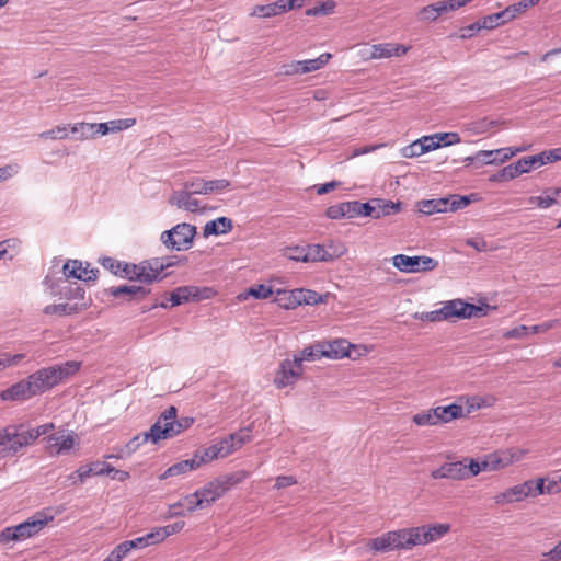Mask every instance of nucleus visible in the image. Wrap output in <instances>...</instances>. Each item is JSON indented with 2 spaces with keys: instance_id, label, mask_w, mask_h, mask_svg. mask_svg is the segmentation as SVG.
I'll list each match as a JSON object with an SVG mask.
<instances>
[{
  "instance_id": "1",
  "label": "nucleus",
  "mask_w": 561,
  "mask_h": 561,
  "mask_svg": "<svg viewBox=\"0 0 561 561\" xmlns=\"http://www.w3.org/2000/svg\"><path fill=\"white\" fill-rule=\"evenodd\" d=\"M53 520L54 515L50 510L38 511L23 523L3 528L0 531V543L21 542L33 538Z\"/></svg>"
},
{
  "instance_id": "2",
  "label": "nucleus",
  "mask_w": 561,
  "mask_h": 561,
  "mask_svg": "<svg viewBox=\"0 0 561 561\" xmlns=\"http://www.w3.org/2000/svg\"><path fill=\"white\" fill-rule=\"evenodd\" d=\"M417 527L401 528L382 534L370 540L369 547L375 551L411 550L419 545Z\"/></svg>"
},
{
  "instance_id": "3",
  "label": "nucleus",
  "mask_w": 561,
  "mask_h": 561,
  "mask_svg": "<svg viewBox=\"0 0 561 561\" xmlns=\"http://www.w3.org/2000/svg\"><path fill=\"white\" fill-rule=\"evenodd\" d=\"M176 415L178 411L174 407H169L160 414L156 423L151 425L150 435L153 438V444L162 439H170L192 425L193 419L176 420Z\"/></svg>"
},
{
  "instance_id": "4",
  "label": "nucleus",
  "mask_w": 561,
  "mask_h": 561,
  "mask_svg": "<svg viewBox=\"0 0 561 561\" xmlns=\"http://www.w3.org/2000/svg\"><path fill=\"white\" fill-rule=\"evenodd\" d=\"M80 364L77 362H67L61 365L46 367L30 375L33 387L37 394L44 393L58 385L64 378L79 370Z\"/></svg>"
},
{
  "instance_id": "5",
  "label": "nucleus",
  "mask_w": 561,
  "mask_h": 561,
  "mask_svg": "<svg viewBox=\"0 0 561 561\" xmlns=\"http://www.w3.org/2000/svg\"><path fill=\"white\" fill-rule=\"evenodd\" d=\"M247 478L248 473L245 471H239L216 478L195 491V496L199 497V502H197V504H203L204 507L209 506L230 490L231 486L243 482Z\"/></svg>"
},
{
  "instance_id": "6",
  "label": "nucleus",
  "mask_w": 561,
  "mask_h": 561,
  "mask_svg": "<svg viewBox=\"0 0 561 561\" xmlns=\"http://www.w3.org/2000/svg\"><path fill=\"white\" fill-rule=\"evenodd\" d=\"M195 236L196 227L182 222L163 231L160 236V241L171 251H186L192 247Z\"/></svg>"
},
{
  "instance_id": "7",
  "label": "nucleus",
  "mask_w": 561,
  "mask_h": 561,
  "mask_svg": "<svg viewBox=\"0 0 561 561\" xmlns=\"http://www.w3.org/2000/svg\"><path fill=\"white\" fill-rule=\"evenodd\" d=\"M445 321L453 319L481 318L488 314L489 306H477L463 301L462 299H451L445 301L442 306Z\"/></svg>"
},
{
  "instance_id": "8",
  "label": "nucleus",
  "mask_w": 561,
  "mask_h": 561,
  "mask_svg": "<svg viewBox=\"0 0 561 561\" xmlns=\"http://www.w3.org/2000/svg\"><path fill=\"white\" fill-rule=\"evenodd\" d=\"M54 423H45L35 428H25L24 424H10L15 456L31 446L39 436L54 430Z\"/></svg>"
},
{
  "instance_id": "9",
  "label": "nucleus",
  "mask_w": 561,
  "mask_h": 561,
  "mask_svg": "<svg viewBox=\"0 0 561 561\" xmlns=\"http://www.w3.org/2000/svg\"><path fill=\"white\" fill-rule=\"evenodd\" d=\"M470 203L468 196L450 195L437 199H424L419 202V211L424 215H432L436 213L456 211L465 208Z\"/></svg>"
},
{
  "instance_id": "10",
  "label": "nucleus",
  "mask_w": 561,
  "mask_h": 561,
  "mask_svg": "<svg viewBox=\"0 0 561 561\" xmlns=\"http://www.w3.org/2000/svg\"><path fill=\"white\" fill-rule=\"evenodd\" d=\"M392 264L402 273L430 272L438 266V262L430 256H408L405 254L394 255Z\"/></svg>"
},
{
  "instance_id": "11",
  "label": "nucleus",
  "mask_w": 561,
  "mask_h": 561,
  "mask_svg": "<svg viewBox=\"0 0 561 561\" xmlns=\"http://www.w3.org/2000/svg\"><path fill=\"white\" fill-rule=\"evenodd\" d=\"M304 374V367L295 357L285 358L275 371L273 383L277 389L295 385Z\"/></svg>"
},
{
  "instance_id": "12",
  "label": "nucleus",
  "mask_w": 561,
  "mask_h": 561,
  "mask_svg": "<svg viewBox=\"0 0 561 561\" xmlns=\"http://www.w3.org/2000/svg\"><path fill=\"white\" fill-rule=\"evenodd\" d=\"M214 295L215 290L210 287L180 286L171 293L170 302L172 307H175L188 301L210 299Z\"/></svg>"
},
{
  "instance_id": "13",
  "label": "nucleus",
  "mask_w": 561,
  "mask_h": 561,
  "mask_svg": "<svg viewBox=\"0 0 561 561\" xmlns=\"http://www.w3.org/2000/svg\"><path fill=\"white\" fill-rule=\"evenodd\" d=\"M528 149L527 146L506 147L493 150H480L477 152L478 167L482 165H500L508 161L516 154Z\"/></svg>"
},
{
  "instance_id": "14",
  "label": "nucleus",
  "mask_w": 561,
  "mask_h": 561,
  "mask_svg": "<svg viewBox=\"0 0 561 561\" xmlns=\"http://www.w3.org/2000/svg\"><path fill=\"white\" fill-rule=\"evenodd\" d=\"M196 192H191L187 187V181L183 183V188L173 191L169 196V204L179 209L190 213H202L205 207L202 206L201 201L195 198Z\"/></svg>"
},
{
  "instance_id": "15",
  "label": "nucleus",
  "mask_w": 561,
  "mask_h": 561,
  "mask_svg": "<svg viewBox=\"0 0 561 561\" xmlns=\"http://www.w3.org/2000/svg\"><path fill=\"white\" fill-rule=\"evenodd\" d=\"M472 0H443L437 1L435 3L428 4L424 8H422L417 16L421 21L425 22H433L436 21L440 15L449 12L455 11L468 3H470Z\"/></svg>"
},
{
  "instance_id": "16",
  "label": "nucleus",
  "mask_w": 561,
  "mask_h": 561,
  "mask_svg": "<svg viewBox=\"0 0 561 561\" xmlns=\"http://www.w3.org/2000/svg\"><path fill=\"white\" fill-rule=\"evenodd\" d=\"M50 455H68L79 446L78 435L73 431L51 434L47 437Z\"/></svg>"
},
{
  "instance_id": "17",
  "label": "nucleus",
  "mask_w": 561,
  "mask_h": 561,
  "mask_svg": "<svg viewBox=\"0 0 561 561\" xmlns=\"http://www.w3.org/2000/svg\"><path fill=\"white\" fill-rule=\"evenodd\" d=\"M229 186L230 182L226 179L205 180L203 178H193L187 180V187L191 192H196L202 195L221 193Z\"/></svg>"
},
{
  "instance_id": "18",
  "label": "nucleus",
  "mask_w": 561,
  "mask_h": 561,
  "mask_svg": "<svg viewBox=\"0 0 561 561\" xmlns=\"http://www.w3.org/2000/svg\"><path fill=\"white\" fill-rule=\"evenodd\" d=\"M62 273L66 278L92 282L96 279L99 270L89 268V264L83 266L79 260H68L62 266Z\"/></svg>"
},
{
  "instance_id": "19",
  "label": "nucleus",
  "mask_w": 561,
  "mask_h": 561,
  "mask_svg": "<svg viewBox=\"0 0 561 561\" xmlns=\"http://www.w3.org/2000/svg\"><path fill=\"white\" fill-rule=\"evenodd\" d=\"M431 477L435 480L448 479V480H466L467 471L465 470V461H450L445 462L438 468L431 471Z\"/></svg>"
},
{
  "instance_id": "20",
  "label": "nucleus",
  "mask_w": 561,
  "mask_h": 561,
  "mask_svg": "<svg viewBox=\"0 0 561 561\" xmlns=\"http://www.w3.org/2000/svg\"><path fill=\"white\" fill-rule=\"evenodd\" d=\"M34 396H37V392L33 387V382L30 376L1 392V399L5 401H21L30 399Z\"/></svg>"
},
{
  "instance_id": "21",
  "label": "nucleus",
  "mask_w": 561,
  "mask_h": 561,
  "mask_svg": "<svg viewBox=\"0 0 561 561\" xmlns=\"http://www.w3.org/2000/svg\"><path fill=\"white\" fill-rule=\"evenodd\" d=\"M51 295L59 296L60 298L71 300H83L84 289L77 284L69 283V278H59L56 284L50 286Z\"/></svg>"
},
{
  "instance_id": "22",
  "label": "nucleus",
  "mask_w": 561,
  "mask_h": 561,
  "mask_svg": "<svg viewBox=\"0 0 561 561\" xmlns=\"http://www.w3.org/2000/svg\"><path fill=\"white\" fill-rule=\"evenodd\" d=\"M527 497H529V488L527 481H525L497 493L494 495L493 500L497 505H506L514 502H522Z\"/></svg>"
},
{
  "instance_id": "23",
  "label": "nucleus",
  "mask_w": 561,
  "mask_h": 561,
  "mask_svg": "<svg viewBox=\"0 0 561 561\" xmlns=\"http://www.w3.org/2000/svg\"><path fill=\"white\" fill-rule=\"evenodd\" d=\"M417 527L419 545L426 546L444 537L450 530L449 524H431Z\"/></svg>"
},
{
  "instance_id": "24",
  "label": "nucleus",
  "mask_w": 561,
  "mask_h": 561,
  "mask_svg": "<svg viewBox=\"0 0 561 561\" xmlns=\"http://www.w3.org/2000/svg\"><path fill=\"white\" fill-rule=\"evenodd\" d=\"M142 276V283L151 284L160 278L163 271V259L153 257L139 263Z\"/></svg>"
},
{
  "instance_id": "25",
  "label": "nucleus",
  "mask_w": 561,
  "mask_h": 561,
  "mask_svg": "<svg viewBox=\"0 0 561 561\" xmlns=\"http://www.w3.org/2000/svg\"><path fill=\"white\" fill-rule=\"evenodd\" d=\"M201 466V460L195 459L194 457L191 459L179 461L172 466H170L160 477V480H165L171 477H176L181 474H185L192 470L197 469Z\"/></svg>"
},
{
  "instance_id": "26",
  "label": "nucleus",
  "mask_w": 561,
  "mask_h": 561,
  "mask_svg": "<svg viewBox=\"0 0 561 561\" xmlns=\"http://www.w3.org/2000/svg\"><path fill=\"white\" fill-rule=\"evenodd\" d=\"M233 228L232 220L228 217H218L215 220L206 222L203 229L205 238L209 236H219L230 232Z\"/></svg>"
},
{
  "instance_id": "27",
  "label": "nucleus",
  "mask_w": 561,
  "mask_h": 561,
  "mask_svg": "<svg viewBox=\"0 0 561 561\" xmlns=\"http://www.w3.org/2000/svg\"><path fill=\"white\" fill-rule=\"evenodd\" d=\"M199 497L195 496V492L184 496L178 503L171 505L170 511L173 516H182L186 513H192L197 508H204L203 504H197Z\"/></svg>"
},
{
  "instance_id": "28",
  "label": "nucleus",
  "mask_w": 561,
  "mask_h": 561,
  "mask_svg": "<svg viewBox=\"0 0 561 561\" xmlns=\"http://www.w3.org/2000/svg\"><path fill=\"white\" fill-rule=\"evenodd\" d=\"M410 47H407L404 45L394 44V43H383V44H376L373 45V51L375 54V59H381V58H390L393 56H402L404 55Z\"/></svg>"
},
{
  "instance_id": "29",
  "label": "nucleus",
  "mask_w": 561,
  "mask_h": 561,
  "mask_svg": "<svg viewBox=\"0 0 561 561\" xmlns=\"http://www.w3.org/2000/svg\"><path fill=\"white\" fill-rule=\"evenodd\" d=\"M439 424H446L454 420L463 417V408L460 404L438 405L434 408Z\"/></svg>"
},
{
  "instance_id": "30",
  "label": "nucleus",
  "mask_w": 561,
  "mask_h": 561,
  "mask_svg": "<svg viewBox=\"0 0 561 561\" xmlns=\"http://www.w3.org/2000/svg\"><path fill=\"white\" fill-rule=\"evenodd\" d=\"M529 488V497H536L541 494H557V484L553 481H548L545 478L536 480H527Z\"/></svg>"
},
{
  "instance_id": "31",
  "label": "nucleus",
  "mask_w": 561,
  "mask_h": 561,
  "mask_svg": "<svg viewBox=\"0 0 561 561\" xmlns=\"http://www.w3.org/2000/svg\"><path fill=\"white\" fill-rule=\"evenodd\" d=\"M327 216L331 219L355 218V201L343 202L328 207Z\"/></svg>"
},
{
  "instance_id": "32",
  "label": "nucleus",
  "mask_w": 561,
  "mask_h": 561,
  "mask_svg": "<svg viewBox=\"0 0 561 561\" xmlns=\"http://www.w3.org/2000/svg\"><path fill=\"white\" fill-rule=\"evenodd\" d=\"M350 344L345 340H335L322 346V354L328 358H343L350 356Z\"/></svg>"
},
{
  "instance_id": "33",
  "label": "nucleus",
  "mask_w": 561,
  "mask_h": 561,
  "mask_svg": "<svg viewBox=\"0 0 561 561\" xmlns=\"http://www.w3.org/2000/svg\"><path fill=\"white\" fill-rule=\"evenodd\" d=\"M151 428L148 432H144L141 434L133 437L124 447L118 450V457H127L134 454L142 444L151 442L153 443V438L150 435Z\"/></svg>"
},
{
  "instance_id": "34",
  "label": "nucleus",
  "mask_w": 561,
  "mask_h": 561,
  "mask_svg": "<svg viewBox=\"0 0 561 561\" xmlns=\"http://www.w3.org/2000/svg\"><path fill=\"white\" fill-rule=\"evenodd\" d=\"M284 13V4L282 1H275L267 4H257L253 7L250 15L257 18H272Z\"/></svg>"
},
{
  "instance_id": "35",
  "label": "nucleus",
  "mask_w": 561,
  "mask_h": 561,
  "mask_svg": "<svg viewBox=\"0 0 561 561\" xmlns=\"http://www.w3.org/2000/svg\"><path fill=\"white\" fill-rule=\"evenodd\" d=\"M274 301L284 309H295L299 306V300L296 296V289H275Z\"/></svg>"
},
{
  "instance_id": "36",
  "label": "nucleus",
  "mask_w": 561,
  "mask_h": 561,
  "mask_svg": "<svg viewBox=\"0 0 561 561\" xmlns=\"http://www.w3.org/2000/svg\"><path fill=\"white\" fill-rule=\"evenodd\" d=\"M373 203L375 204V218H381L385 216H390L397 214L401 210L400 202H391L381 198H374Z\"/></svg>"
},
{
  "instance_id": "37",
  "label": "nucleus",
  "mask_w": 561,
  "mask_h": 561,
  "mask_svg": "<svg viewBox=\"0 0 561 561\" xmlns=\"http://www.w3.org/2000/svg\"><path fill=\"white\" fill-rule=\"evenodd\" d=\"M108 293L116 298L126 295L129 297L128 299H131L136 296H139L140 298L146 297L149 294V289L136 285H122L108 288Z\"/></svg>"
},
{
  "instance_id": "38",
  "label": "nucleus",
  "mask_w": 561,
  "mask_h": 561,
  "mask_svg": "<svg viewBox=\"0 0 561 561\" xmlns=\"http://www.w3.org/2000/svg\"><path fill=\"white\" fill-rule=\"evenodd\" d=\"M82 306L84 304H81V306L76 304H69V302H61V304H54L48 305L44 308L43 312L45 314H57V316H68V314H75L78 313Z\"/></svg>"
},
{
  "instance_id": "39",
  "label": "nucleus",
  "mask_w": 561,
  "mask_h": 561,
  "mask_svg": "<svg viewBox=\"0 0 561 561\" xmlns=\"http://www.w3.org/2000/svg\"><path fill=\"white\" fill-rule=\"evenodd\" d=\"M15 450L10 425L0 428V457H14Z\"/></svg>"
},
{
  "instance_id": "40",
  "label": "nucleus",
  "mask_w": 561,
  "mask_h": 561,
  "mask_svg": "<svg viewBox=\"0 0 561 561\" xmlns=\"http://www.w3.org/2000/svg\"><path fill=\"white\" fill-rule=\"evenodd\" d=\"M501 124H502V122L496 121V119L482 118L480 121L470 123L467 126V130L471 135L477 136V135L486 134V133L491 131L493 128L500 126Z\"/></svg>"
},
{
  "instance_id": "41",
  "label": "nucleus",
  "mask_w": 561,
  "mask_h": 561,
  "mask_svg": "<svg viewBox=\"0 0 561 561\" xmlns=\"http://www.w3.org/2000/svg\"><path fill=\"white\" fill-rule=\"evenodd\" d=\"M331 57V54L323 53L314 59L299 60L301 73H308L321 69L329 62Z\"/></svg>"
},
{
  "instance_id": "42",
  "label": "nucleus",
  "mask_w": 561,
  "mask_h": 561,
  "mask_svg": "<svg viewBox=\"0 0 561 561\" xmlns=\"http://www.w3.org/2000/svg\"><path fill=\"white\" fill-rule=\"evenodd\" d=\"M275 289L265 284H259L251 286L247 291L240 294L238 298L240 300L247 299L249 296L254 297L255 299H266L270 296L274 295Z\"/></svg>"
},
{
  "instance_id": "43",
  "label": "nucleus",
  "mask_w": 561,
  "mask_h": 561,
  "mask_svg": "<svg viewBox=\"0 0 561 561\" xmlns=\"http://www.w3.org/2000/svg\"><path fill=\"white\" fill-rule=\"evenodd\" d=\"M412 422L417 426H436L439 424L434 408L415 413Z\"/></svg>"
},
{
  "instance_id": "44",
  "label": "nucleus",
  "mask_w": 561,
  "mask_h": 561,
  "mask_svg": "<svg viewBox=\"0 0 561 561\" xmlns=\"http://www.w3.org/2000/svg\"><path fill=\"white\" fill-rule=\"evenodd\" d=\"M307 262L331 261L333 256L321 244L306 245Z\"/></svg>"
},
{
  "instance_id": "45",
  "label": "nucleus",
  "mask_w": 561,
  "mask_h": 561,
  "mask_svg": "<svg viewBox=\"0 0 561 561\" xmlns=\"http://www.w3.org/2000/svg\"><path fill=\"white\" fill-rule=\"evenodd\" d=\"M294 357L298 363H300V365H302L304 362L318 360L324 357V354H322V347L318 348L316 346H307L299 353L294 354Z\"/></svg>"
},
{
  "instance_id": "46",
  "label": "nucleus",
  "mask_w": 561,
  "mask_h": 561,
  "mask_svg": "<svg viewBox=\"0 0 561 561\" xmlns=\"http://www.w3.org/2000/svg\"><path fill=\"white\" fill-rule=\"evenodd\" d=\"M296 296L299 300L300 305H318L323 301L321 295H319L314 290L305 289V288H297L296 289Z\"/></svg>"
},
{
  "instance_id": "47",
  "label": "nucleus",
  "mask_w": 561,
  "mask_h": 561,
  "mask_svg": "<svg viewBox=\"0 0 561 561\" xmlns=\"http://www.w3.org/2000/svg\"><path fill=\"white\" fill-rule=\"evenodd\" d=\"M126 542L129 546L130 550L144 549L148 546L159 543L158 539L156 538L154 530L146 534L145 536L137 537L131 540H126Z\"/></svg>"
},
{
  "instance_id": "48",
  "label": "nucleus",
  "mask_w": 561,
  "mask_h": 561,
  "mask_svg": "<svg viewBox=\"0 0 561 561\" xmlns=\"http://www.w3.org/2000/svg\"><path fill=\"white\" fill-rule=\"evenodd\" d=\"M336 7V2L333 0H327L317 7L307 9L305 14L307 16L329 15L332 14Z\"/></svg>"
},
{
  "instance_id": "49",
  "label": "nucleus",
  "mask_w": 561,
  "mask_h": 561,
  "mask_svg": "<svg viewBox=\"0 0 561 561\" xmlns=\"http://www.w3.org/2000/svg\"><path fill=\"white\" fill-rule=\"evenodd\" d=\"M485 459L488 460L490 466H492L490 467V471L503 469L510 466L511 461V459H506L504 450L490 454L485 457Z\"/></svg>"
},
{
  "instance_id": "50",
  "label": "nucleus",
  "mask_w": 561,
  "mask_h": 561,
  "mask_svg": "<svg viewBox=\"0 0 561 561\" xmlns=\"http://www.w3.org/2000/svg\"><path fill=\"white\" fill-rule=\"evenodd\" d=\"M68 125L56 126L38 134L41 139L62 140L68 137Z\"/></svg>"
},
{
  "instance_id": "51",
  "label": "nucleus",
  "mask_w": 561,
  "mask_h": 561,
  "mask_svg": "<svg viewBox=\"0 0 561 561\" xmlns=\"http://www.w3.org/2000/svg\"><path fill=\"white\" fill-rule=\"evenodd\" d=\"M184 525H185L184 522H176L174 524L157 528L154 530L156 538L158 539L159 542H162L167 537H169V536H171L173 534H176L180 530H182Z\"/></svg>"
},
{
  "instance_id": "52",
  "label": "nucleus",
  "mask_w": 561,
  "mask_h": 561,
  "mask_svg": "<svg viewBox=\"0 0 561 561\" xmlns=\"http://www.w3.org/2000/svg\"><path fill=\"white\" fill-rule=\"evenodd\" d=\"M70 128V131L75 135H78L77 139L79 140H87L92 139V130H91V124L81 122L76 123L73 125H68Z\"/></svg>"
},
{
  "instance_id": "53",
  "label": "nucleus",
  "mask_w": 561,
  "mask_h": 561,
  "mask_svg": "<svg viewBox=\"0 0 561 561\" xmlns=\"http://www.w3.org/2000/svg\"><path fill=\"white\" fill-rule=\"evenodd\" d=\"M220 448H218L217 444H213L211 446L205 448L202 454H195L194 458L201 460V465L209 462L211 460L221 458Z\"/></svg>"
},
{
  "instance_id": "54",
  "label": "nucleus",
  "mask_w": 561,
  "mask_h": 561,
  "mask_svg": "<svg viewBox=\"0 0 561 561\" xmlns=\"http://www.w3.org/2000/svg\"><path fill=\"white\" fill-rule=\"evenodd\" d=\"M284 256L295 262H307L306 245L289 247L284 250Z\"/></svg>"
},
{
  "instance_id": "55",
  "label": "nucleus",
  "mask_w": 561,
  "mask_h": 561,
  "mask_svg": "<svg viewBox=\"0 0 561 561\" xmlns=\"http://www.w3.org/2000/svg\"><path fill=\"white\" fill-rule=\"evenodd\" d=\"M121 276L126 277L130 280L142 282L139 264L123 263Z\"/></svg>"
},
{
  "instance_id": "56",
  "label": "nucleus",
  "mask_w": 561,
  "mask_h": 561,
  "mask_svg": "<svg viewBox=\"0 0 561 561\" xmlns=\"http://www.w3.org/2000/svg\"><path fill=\"white\" fill-rule=\"evenodd\" d=\"M237 436H231V434L224 439L219 440L217 444L218 448H220L221 458H225L236 450H238L236 446Z\"/></svg>"
},
{
  "instance_id": "57",
  "label": "nucleus",
  "mask_w": 561,
  "mask_h": 561,
  "mask_svg": "<svg viewBox=\"0 0 561 561\" xmlns=\"http://www.w3.org/2000/svg\"><path fill=\"white\" fill-rule=\"evenodd\" d=\"M557 203L558 201L553 194L551 196H531L528 198L529 205L540 209H548Z\"/></svg>"
},
{
  "instance_id": "58",
  "label": "nucleus",
  "mask_w": 561,
  "mask_h": 561,
  "mask_svg": "<svg viewBox=\"0 0 561 561\" xmlns=\"http://www.w3.org/2000/svg\"><path fill=\"white\" fill-rule=\"evenodd\" d=\"M414 319L428 322H442L445 321L442 307L433 311L415 312Z\"/></svg>"
},
{
  "instance_id": "59",
  "label": "nucleus",
  "mask_w": 561,
  "mask_h": 561,
  "mask_svg": "<svg viewBox=\"0 0 561 561\" xmlns=\"http://www.w3.org/2000/svg\"><path fill=\"white\" fill-rule=\"evenodd\" d=\"M130 551L131 550L125 540L117 545L105 559L106 561H122L130 553Z\"/></svg>"
},
{
  "instance_id": "60",
  "label": "nucleus",
  "mask_w": 561,
  "mask_h": 561,
  "mask_svg": "<svg viewBox=\"0 0 561 561\" xmlns=\"http://www.w3.org/2000/svg\"><path fill=\"white\" fill-rule=\"evenodd\" d=\"M24 358L25 354L23 353L14 355H10L7 353L0 354V371L4 370L8 367L18 365Z\"/></svg>"
},
{
  "instance_id": "61",
  "label": "nucleus",
  "mask_w": 561,
  "mask_h": 561,
  "mask_svg": "<svg viewBox=\"0 0 561 561\" xmlns=\"http://www.w3.org/2000/svg\"><path fill=\"white\" fill-rule=\"evenodd\" d=\"M110 133L122 131L130 128L136 124L135 118H123L107 122Z\"/></svg>"
},
{
  "instance_id": "62",
  "label": "nucleus",
  "mask_w": 561,
  "mask_h": 561,
  "mask_svg": "<svg viewBox=\"0 0 561 561\" xmlns=\"http://www.w3.org/2000/svg\"><path fill=\"white\" fill-rule=\"evenodd\" d=\"M496 399L493 396H486V397H473L471 398L469 408L471 409H482V408H490L493 407Z\"/></svg>"
},
{
  "instance_id": "63",
  "label": "nucleus",
  "mask_w": 561,
  "mask_h": 561,
  "mask_svg": "<svg viewBox=\"0 0 561 561\" xmlns=\"http://www.w3.org/2000/svg\"><path fill=\"white\" fill-rule=\"evenodd\" d=\"M466 244L473 248L478 252L494 251L496 247L489 245L483 238H470L466 240Z\"/></svg>"
},
{
  "instance_id": "64",
  "label": "nucleus",
  "mask_w": 561,
  "mask_h": 561,
  "mask_svg": "<svg viewBox=\"0 0 561 561\" xmlns=\"http://www.w3.org/2000/svg\"><path fill=\"white\" fill-rule=\"evenodd\" d=\"M355 209H356V217L369 216V217L375 218V204L373 203V199L367 203H360L358 201H355Z\"/></svg>"
}]
</instances>
